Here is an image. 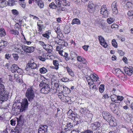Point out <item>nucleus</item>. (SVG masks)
I'll list each match as a JSON object with an SVG mask.
<instances>
[{
	"mask_svg": "<svg viewBox=\"0 0 133 133\" xmlns=\"http://www.w3.org/2000/svg\"><path fill=\"white\" fill-rule=\"evenodd\" d=\"M9 94L8 92L5 89L4 85L1 83L0 80V103L8 99Z\"/></svg>",
	"mask_w": 133,
	"mask_h": 133,
	"instance_id": "nucleus-1",
	"label": "nucleus"
},
{
	"mask_svg": "<svg viewBox=\"0 0 133 133\" xmlns=\"http://www.w3.org/2000/svg\"><path fill=\"white\" fill-rule=\"evenodd\" d=\"M26 97L29 102L32 101L35 96L34 91L32 87L28 88L25 93Z\"/></svg>",
	"mask_w": 133,
	"mask_h": 133,
	"instance_id": "nucleus-2",
	"label": "nucleus"
},
{
	"mask_svg": "<svg viewBox=\"0 0 133 133\" xmlns=\"http://www.w3.org/2000/svg\"><path fill=\"white\" fill-rule=\"evenodd\" d=\"M28 103L27 99L24 98L23 99L22 102L20 106H18L17 108L20 109L19 111L21 112L25 111V110L28 108Z\"/></svg>",
	"mask_w": 133,
	"mask_h": 133,
	"instance_id": "nucleus-3",
	"label": "nucleus"
},
{
	"mask_svg": "<svg viewBox=\"0 0 133 133\" xmlns=\"http://www.w3.org/2000/svg\"><path fill=\"white\" fill-rule=\"evenodd\" d=\"M100 13L103 15L105 17L108 16L109 15L108 11L105 5H104L102 6L101 9Z\"/></svg>",
	"mask_w": 133,
	"mask_h": 133,
	"instance_id": "nucleus-4",
	"label": "nucleus"
},
{
	"mask_svg": "<svg viewBox=\"0 0 133 133\" xmlns=\"http://www.w3.org/2000/svg\"><path fill=\"white\" fill-rule=\"evenodd\" d=\"M98 39L99 42V43L101 45L105 48L107 47L108 45L103 36H98Z\"/></svg>",
	"mask_w": 133,
	"mask_h": 133,
	"instance_id": "nucleus-5",
	"label": "nucleus"
},
{
	"mask_svg": "<svg viewBox=\"0 0 133 133\" xmlns=\"http://www.w3.org/2000/svg\"><path fill=\"white\" fill-rule=\"evenodd\" d=\"M11 71L12 72H17L19 73H21L20 72L22 71L21 69H20L17 65L15 64L12 65L11 68Z\"/></svg>",
	"mask_w": 133,
	"mask_h": 133,
	"instance_id": "nucleus-6",
	"label": "nucleus"
},
{
	"mask_svg": "<svg viewBox=\"0 0 133 133\" xmlns=\"http://www.w3.org/2000/svg\"><path fill=\"white\" fill-rule=\"evenodd\" d=\"M22 48L24 52L27 53H31L33 52L34 50V48L33 46L29 47L23 45Z\"/></svg>",
	"mask_w": 133,
	"mask_h": 133,
	"instance_id": "nucleus-7",
	"label": "nucleus"
},
{
	"mask_svg": "<svg viewBox=\"0 0 133 133\" xmlns=\"http://www.w3.org/2000/svg\"><path fill=\"white\" fill-rule=\"evenodd\" d=\"M48 128L45 125H41L38 129V133H47Z\"/></svg>",
	"mask_w": 133,
	"mask_h": 133,
	"instance_id": "nucleus-8",
	"label": "nucleus"
},
{
	"mask_svg": "<svg viewBox=\"0 0 133 133\" xmlns=\"http://www.w3.org/2000/svg\"><path fill=\"white\" fill-rule=\"evenodd\" d=\"M50 90L49 85L47 84L45 86L42 88L41 90V92L44 94L48 93Z\"/></svg>",
	"mask_w": 133,
	"mask_h": 133,
	"instance_id": "nucleus-9",
	"label": "nucleus"
},
{
	"mask_svg": "<svg viewBox=\"0 0 133 133\" xmlns=\"http://www.w3.org/2000/svg\"><path fill=\"white\" fill-rule=\"evenodd\" d=\"M25 70L27 71V73L30 75L36 72L35 71L33 70V69L30 66L29 64V65H28L26 66Z\"/></svg>",
	"mask_w": 133,
	"mask_h": 133,
	"instance_id": "nucleus-10",
	"label": "nucleus"
},
{
	"mask_svg": "<svg viewBox=\"0 0 133 133\" xmlns=\"http://www.w3.org/2000/svg\"><path fill=\"white\" fill-rule=\"evenodd\" d=\"M58 82L56 80L52 79L51 80V85L52 87L54 88V89H56L57 90V88L59 87V85L58 84Z\"/></svg>",
	"mask_w": 133,
	"mask_h": 133,
	"instance_id": "nucleus-11",
	"label": "nucleus"
},
{
	"mask_svg": "<svg viewBox=\"0 0 133 133\" xmlns=\"http://www.w3.org/2000/svg\"><path fill=\"white\" fill-rule=\"evenodd\" d=\"M102 115L106 121L108 120L109 118H110L111 115L109 112L104 111L102 112Z\"/></svg>",
	"mask_w": 133,
	"mask_h": 133,
	"instance_id": "nucleus-12",
	"label": "nucleus"
},
{
	"mask_svg": "<svg viewBox=\"0 0 133 133\" xmlns=\"http://www.w3.org/2000/svg\"><path fill=\"white\" fill-rule=\"evenodd\" d=\"M124 70L125 73L129 76H131L132 74V71L129 68L127 67L124 68Z\"/></svg>",
	"mask_w": 133,
	"mask_h": 133,
	"instance_id": "nucleus-13",
	"label": "nucleus"
},
{
	"mask_svg": "<svg viewBox=\"0 0 133 133\" xmlns=\"http://www.w3.org/2000/svg\"><path fill=\"white\" fill-rule=\"evenodd\" d=\"M109 118L108 120L107 121L109 123L110 125L111 126H114L115 123V120L114 117L112 116Z\"/></svg>",
	"mask_w": 133,
	"mask_h": 133,
	"instance_id": "nucleus-14",
	"label": "nucleus"
},
{
	"mask_svg": "<svg viewBox=\"0 0 133 133\" xmlns=\"http://www.w3.org/2000/svg\"><path fill=\"white\" fill-rule=\"evenodd\" d=\"M29 65H30V66H31V68H32V69H33V70L35 71L36 72H37L38 70V67H37V65L36 63L34 62L30 63Z\"/></svg>",
	"mask_w": 133,
	"mask_h": 133,
	"instance_id": "nucleus-15",
	"label": "nucleus"
},
{
	"mask_svg": "<svg viewBox=\"0 0 133 133\" xmlns=\"http://www.w3.org/2000/svg\"><path fill=\"white\" fill-rule=\"evenodd\" d=\"M91 79L94 81H97L98 79L97 75L95 74H91L90 75Z\"/></svg>",
	"mask_w": 133,
	"mask_h": 133,
	"instance_id": "nucleus-16",
	"label": "nucleus"
},
{
	"mask_svg": "<svg viewBox=\"0 0 133 133\" xmlns=\"http://www.w3.org/2000/svg\"><path fill=\"white\" fill-rule=\"evenodd\" d=\"M35 1L39 8H44V3L41 0H36Z\"/></svg>",
	"mask_w": 133,
	"mask_h": 133,
	"instance_id": "nucleus-17",
	"label": "nucleus"
},
{
	"mask_svg": "<svg viewBox=\"0 0 133 133\" xmlns=\"http://www.w3.org/2000/svg\"><path fill=\"white\" fill-rule=\"evenodd\" d=\"M110 97L111 100L113 102L115 103H118V100H117V96L114 94L111 96Z\"/></svg>",
	"mask_w": 133,
	"mask_h": 133,
	"instance_id": "nucleus-18",
	"label": "nucleus"
},
{
	"mask_svg": "<svg viewBox=\"0 0 133 133\" xmlns=\"http://www.w3.org/2000/svg\"><path fill=\"white\" fill-rule=\"evenodd\" d=\"M81 22L77 18H75L73 19L72 22L71 24L72 25L77 24L78 25L80 24Z\"/></svg>",
	"mask_w": 133,
	"mask_h": 133,
	"instance_id": "nucleus-19",
	"label": "nucleus"
},
{
	"mask_svg": "<svg viewBox=\"0 0 133 133\" xmlns=\"http://www.w3.org/2000/svg\"><path fill=\"white\" fill-rule=\"evenodd\" d=\"M56 3V4L59 7H60V5L62 4V2H63L65 3H66V0H55Z\"/></svg>",
	"mask_w": 133,
	"mask_h": 133,
	"instance_id": "nucleus-20",
	"label": "nucleus"
},
{
	"mask_svg": "<svg viewBox=\"0 0 133 133\" xmlns=\"http://www.w3.org/2000/svg\"><path fill=\"white\" fill-rule=\"evenodd\" d=\"M77 59L78 61L81 62L84 64H86L85 59L81 56H78L77 57Z\"/></svg>",
	"mask_w": 133,
	"mask_h": 133,
	"instance_id": "nucleus-21",
	"label": "nucleus"
},
{
	"mask_svg": "<svg viewBox=\"0 0 133 133\" xmlns=\"http://www.w3.org/2000/svg\"><path fill=\"white\" fill-rule=\"evenodd\" d=\"M66 68L69 75L72 77H74L75 75L74 74L72 70L68 67H67Z\"/></svg>",
	"mask_w": 133,
	"mask_h": 133,
	"instance_id": "nucleus-22",
	"label": "nucleus"
},
{
	"mask_svg": "<svg viewBox=\"0 0 133 133\" xmlns=\"http://www.w3.org/2000/svg\"><path fill=\"white\" fill-rule=\"evenodd\" d=\"M14 77L16 79L17 82L19 83H22V80L18 77L17 74H15Z\"/></svg>",
	"mask_w": 133,
	"mask_h": 133,
	"instance_id": "nucleus-23",
	"label": "nucleus"
},
{
	"mask_svg": "<svg viewBox=\"0 0 133 133\" xmlns=\"http://www.w3.org/2000/svg\"><path fill=\"white\" fill-rule=\"evenodd\" d=\"M8 44V42L6 41L2 40L0 42V47L3 46H6Z\"/></svg>",
	"mask_w": 133,
	"mask_h": 133,
	"instance_id": "nucleus-24",
	"label": "nucleus"
},
{
	"mask_svg": "<svg viewBox=\"0 0 133 133\" xmlns=\"http://www.w3.org/2000/svg\"><path fill=\"white\" fill-rule=\"evenodd\" d=\"M53 63L54 65L55 66V69L57 70L58 69V66L59 65L58 61L54 60L53 61Z\"/></svg>",
	"mask_w": 133,
	"mask_h": 133,
	"instance_id": "nucleus-25",
	"label": "nucleus"
},
{
	"mask_svg": "<svg viewBox=\"0 0 133 133\" xmlns=\"http://www.w3.org/2000/svg\"><path fill=\"white\" fill-rule=\"evenodd\" d=\"M94 5L92 3H89L88 4V10L90 11V10H93L94 9Z\"/></svg>",
	"mask_w": 133,
	"mask_h": 133,
	"instance_id": "nucleus-26",
	"label": "nucleus"
},
{
	"mask_svg": "<svg viewBox=\"0 0 133 133\" xmlns=\"http://www.w3.org/2000/svg\"><path fill=\"white\" fill-rule=\"evenodd\" d=\"M114 18H113L111 17L108 18L107 19V21L108 23L109 24L112 23L114 22Z\"/></svg>",
	"mask_w": 133,
	"mask_h": 133,
	"instance_id": "nucleus-27",
	"label": "nucleus"
},
{
	"mask_svg": "<svg viewBox=\"0 0 133 133\" xmlns=\"http://www.w3.org/2000/svg\"><path fill=\"white\" fill-rule=\"evenodd\" d=\"M65 42L63 40L61 39H59L57 42V43L59 45H62V46L65 45Z\"/></svg>",
	"mask_w": 133,
	"mask_h": 133,
	"instance_id": "nucleus-28",
	"label": "nucleus"
},
{
	"mask_svg": "<svg viewBox=\"0 0 133 133\" xmlns=\"http://www.w3.org/2000/svg\"><path fill=\"white\" fill-rule=\"evenodd\" d=\"M6 2L4 0H0V7H4L6 5Z\"/></svg>",
	"mask_w": 133,
	"mask_h": 133,
	"instance_id": "nucleus-29",
	"label": "nucleus"
},
{
	"mask_svg": "<svg viewBox=\"0 0 133 133\" xmlns=\"http://www.w3.org/2000/svg\"><path fill=\"white\" fill-rule=\"evenodd\" d=\"M39 71L41 73L44 74L47 72V70L46 68L43 67L40 69Z\"/></svg>",
	"mask_w": 133,
	"mask_h": 133,
	"instance_id": "nucleus-30",
	"label": "nucleus"
},
{
	"mask_svg": "<svg viewBox=\"0 0 133 133\" xmlns=\"http://www.w3.org/2000/svg\"><path fill=\"white\" fill-rule=\"evenodd\" d=\"M6 35V33L4 29L3 28H1L0 29V36L2 37Z\"/></svg>",
	"mask_w": 133,
	"mask_h": 133,
	"instance_id": "nucleus-31",
	"label": "nucleus"
},
{
	"mask_svg": "<svg viewBox=\"0 0 133 133\" xmlns=\"http://www.w3.org/2000/svg\"><path fill=\"white\" fill-rule=\"evenodd\" d=\"M8 3L10 6H13L15 5V2L14 0H9Z\"/></svg>",
	"mask_w": 133,
	"mask_h": 133,
	"instance_id": "nucleus-32",
	"label": "nucleus"
},
{
	"mask_svg": "<svg viewBox=\"0 0 133 133\" xmlns=\"http://www.w3.org/2000/svg\"><path fill=\"white\" fill-rule=\"evenodd\" d=\"M63 96V102H68L70 99V97L68 96Z\"/></svg>",
	"mask_w": 133,
	"mask_h": 133,
	"instance_id": "nucleus-33",
	"label": "nucleus"
},
{
	"mask_svg": "<svg viewBox=\"0 0 133 133\" xmlns=\"http://www.w3.org/2000/svg\"><path fill=\"white\" fill-rule=\"evenodd\" d=\"M104 85L103 84L101 85L99 88V92L102 93L103 92L104 90Z\"/></svg>",
	"mask_w": 133,
	"mask_h": 133,
	"instance_id": "nucleus-34",
	"label": "nucleus"
},
{
	"mask_svg": "<svg viewBox=\"0 0 133 133\" xmlns=\"http://www.w3.org/2000/svg\"><path fill=\"white\" fill-rule=\"evenodd\" d=\"M49 6L50 8L53 9L56 8L57 7V6L53 2H52L49 5Z\"/></svg>",
	"mask_w": 133,
	"mask_h": 133,
	"instance_id": "nucleus-35",
	"label": "nucleus"
},
{
	"mask_svg": "<svg viewBox=\"0 0 133 133\" xmlns=\"http://www.w3.org/2000/svg\"><path fill=\"white\" fill-rule=\"evenodd\" d=\"M112 45L115 47L116 48L117 47V43L116 42V40L114 39H113L112 41Z\"/></svg>",
	"mask_w": 133,
	"mask_h": 133,
	"instance_id": "nucleus-36",
	"label": "nucleus"
},
{
	"mask_svg": "<svg viewBox=\"0 0 133 133\" xmlns=\"http://www.w3.org/2000/svg\"><path fill=\"white\" fill-rule=\"evenodd\" d=\"M10 32L11 34L15 35H18L19 33L18 32L17 30H11L10 31Z\"/></svg>",
	"mask_w": 133,
	"mask_h": 133,
	"instance_id": "nucleus-37",
	"label": "nucleus"
},
{
	"mask_svg": "<svg viewBox=\"0 0 133 133\" xmlns=\"http://www.w3.org/2000/svg\"><path fill=\"white\" fill-rule=\"evenodd\" d=\"M116 2L115 1L112 3L111 5L112 10L115 9H117V7L116 6Z\"/></svg>",
	"mask_w": 133,
	"mask_h": 133,
	"instance_id": "nucleus-38",
	"label": "nucleus"
},
{
	"mask_svg": "<svg viewBox=\"0 0 133 133\" xmlns=\"http://www.w3.org/2000/svg\"><path fill=\"white\" fill-rule=\"evenodd\" d=\"M65 87V86L63 85H59V87L57 88V90L62 92L64 90V88Z\"/></svg>",
	"mask_w": 133,
	"mask_h": 133,
	"instance_id": "nucleus-39",
	"label": "nucleus"
},
{
	"mask_svg": "<svg viewBox=\"0 0 133 133\" xmlns=\"http://www.w3.org/2000/svg\"><path fill=\"white\" fill-rule=\"evenodd\" d=\"M63 92H65L66 93H69L70 92V89L66 87L65 86L64 88V90Z\"/></svg>",
	"mask_w": 133,
	"mask_h": 133,
	"instance_id": "nucleus-40",
	"label": "nucleus"
},
{
	"mask_svg": "<svg viewBox=\"0 0 133 133\" xmlns=\"http://www.w3.org/2000/svg\"><path fill=\"white\" fill-rule=\"evenodd\" d=\"M14 59L17 61L18 58V56L17 54H13L12 55Z\"/></svg>",
	"mask_w": 133,
	"mask_h": 133,
	"instance_id": "nucleus-41",
	"label": "nucleus"
},
{
	"mask_svg": "<svg viewBox=\"0 0 133 133\" xmlns=\"http://www.w3.org/2000/svg\"><path fill=\"white\" fill-rule=\"evenodd\" d=\"M70 55L72 57L75 58L77 56V54L74 51L71 52Z\"/></svg>",
	"mask_w": 133,
	"mask_h": 133,
	"instance_id": "nucleus-42",
	"label": "nucleus"
},
{
	"mask_svg": "<svg viewBox=\"0 0 133 133\" xmlns=\"http://www.w3.org/2000/svg\"><path fill=\"white\" fill-rule=\"evenodd\" d=\"M63 56L65 57V60L67 61L70 59V58L68 56V55L67 53L65 52V54Z\"/></svg>",
	"mask_w": 133,
	"mask_h": 133,
	"instance_id": "nucleus-43",
	"label": "nucleus"
},
{
	"mask_svg": "<svg viewBox=\"0 0 133 133\" xmlns=\"http://www.w3.org/2000/svg\"><path fill=\"white\" fill-rule=\"evenodd\" d=\"M112 11L113 13V16H114L117 14L118 12L117 9H116L112 10Z\"/></svg>",
	"mask_w": 133,
	"mask_h": 133,
	"instance_id": "nucleus-44",
	"label": "nucleus"
},
{
	"mask_svg": "<svg viewBox=\"0 0 133 133\" xmlns=\"http://www.w3.org/2000/svg\"><path fill=\"white\" fill-rule=\"evenodd\" d=\"M37 25L38 27V30L40 31H41L42 30V28L43 26V25L38 24L37 23Z\"/></svg>",
	"mask_w": 133,
	"mask_h": 133,
	"instance_id": "nucleus-45",
	"label": "nucleus"
},
{
	"mask_svg": "<svg viewBox=\"0 0 133 133\" xmlns=\"http://www.w3.org/2000/svg\"><path fill=\"white\" fill-rule=\"evenodd\" d=\"M11 11L12 13L14 15H17L18 14V12L16 9L12 10Z\"/></svg>",
	"mask_w": 133,
	"mask_h": 133,
	"instance_id": "nucleus-46",
	"label": "nucleus"
},
{
	"mask_svg": "<svg viewBox=\"0 0 133 133\" xmlns=\"http://www.w3.org/2000/svg\"><path fill=\"white\" fill-rule=\"evenodd\" d=\"M101 28L102 29L106 32H107V31L106 30V27L105 25V24L104 23H102L101 24Z\"/></svg>",
	"mask_w": 133,
	"mask_h": 133,
	"instance_id": "nucleus-47",
	"label": "nucleus"
},
{
	"mask_svg": "<svg viewBox=\"0 0 133 133\" xmlns=\"http://www.w3.org/2000/svg\"><path fill=\"white\" fill-rule=\"evenodd\" d=\"M117 100H118V101H122L124 98L123 96H117Z\"/></svg>",
	"mask_w": 133,
	"mask_h": 133,
	"instance_id": "nucleus-48",
	"label": "nucleus"
},
{
	"mask_svg": "<svg viewBox=\"0 0 133 133\" xmlns=\"http://www.w3.org/2000/svg\"><path fill=\"white\" fill-rule=\"evenodd\" d=\"M57 43V41H51L50 42V45L51 46H55Z\"/></svg>",
	"mask_w": 133,
	"mask_h": 133,
	"instance_id": "nucleus-49",
	"label": "nucleus"
},
{
	"mask_svg": "<svg viewBox=\"0 0 133 133\" xmlns=\"http://www.w3.org/2000/svg\"><path fill=\"white\" fill-rule=\"evenodd\" d=\"M94 125L97 128H99L101 126L100 123L98 122H95Z\"/></svg>",
	"mask_w": 133,
	"mask_h": 133,
	"instance_id": "nucleus-50",
	"label": "nucleus"
},
{
	"mask_svg": "<svg viewBox=\"0 0 133 133\" xmlns=\"http://www.w3.org/2000/svg\"><path fill=\"white\" fill-rule=\"evenodd\" d=\"M11 133H19V130L17 128H16L13 131L11 132Z\"/></svg>",
	"mask_w": 133,
	"mask_h": 133,
	"instance_id": "nucleus-51",
	"label": "nucleus"
},
{
	"mask_svg": "<svg viewBox=\"0 0 133 133\" xmlns=\"http://www.w3.org/2000/svg\"><path fill=\"white\" fill-rule=\"evenodd\" d=\"M116 106L115 104H111L110 105L111 109L112 111L115 110V107Z\"/></svg>",
	"mask_w": 133,
	"mask_h": 133,
	"instance_id": "nucleus-52",
	"label": "nucleus"
},
{
	"mask_svg": "<svg viewBox=\"0 0 133 133\" xmlns=\"http://www.w3.org/2000/svg\"><path fill=\"white\" fill-rule=\"evenodd\" d=\"M128 15L129 16H132L133 18V11L131 10L129 11L128 12Z\"/></svg>",
	"mask_w": 133,
	"mask_h": 133,
	"instance_id": "nucleus-53",
	"label": "nucleus"
},
{
	"mask_svg": "<svg viewBox=\"0 0 133 133\" xmlns=\"http://www.w3.org/2000/svg\"><path fill=\"white\" fill-rule=\"evenodd\" d=\"M11 56V55L10 54H6L5 55V58L8 60L10 58Z\"/></svg>",
	"mask_w": 133,
	"mask_h": 133,
	"instance_id": "nucleus-54",
	"label": "nucleus"
},
{
	"mask_svg": "<svg viewBox=\"0 0 133 133\" xmlns=\"http://www.w3.org/2000/svg\"><path fill=\"white\" fill-rule=\"evenodd\" d=\"M47 84L45 83L43 81L41 82L39 84V86L40 87H44V86H45Z\"/></svg>",
	"mask_w": 133,
	"mask_h": 133,
	"instance_id": "nucleus-55",
	"label": "nucleus"
},
{
	"mask_svg": "<svg viewBox=\"0 0 133 133\" xmlns=\"http://www.w3.org/2000/svg\"><path fill=\"white\" fill-rule=\"evenodd\" d=\"M38 58L40 60L42 61H44L46 60V59L44 57L41 56H39L38 57Z\"/></svg>",
	"mask_w": 133,
	"mask_h": 133,
	"instance_id": "nucleus-56",
	"label": "nucleus"
},
{
	"mask_svg": "<svg viewBox=\"0 0 133 133\" xmlns=\"http://www.w3.org/2000/svg\"><path fill=\"white\" fill-rule=\"evenodd\" d=\"M70 110H69V111L68 112V115H69H69L71 116V117H75L76 116V115L74 113H70L71 112V111Z\"/></svg>",
	"mask_w": 133,
	"mask_h": 133,
	"instance_id": "nucleus-57",
	"label": "nucleus"
},
{
	"mask_svg": "<svg viewBox=\"0 0 133 133\" xmlns=\"http://www.w3.org/2000/svg\"><path fill=\"white\" fill-rule=\"evenodd\" d=\"M48 34L46 33L45 34H43V36L44 37H46L48 39L49 37V34H50V33L48 32Z\"/></svg>",
	"mask_w": 133,
	"mask_h": 133,
	"instance_id": "nucleus-58",
	"label": "nucleus"
},
{
	"mask_svg": "<svg viewBox=\"0 0 133 133\" xmlns=\"http://www.w3.org/2000/svg\"><path fill=\"white\" fill-rule=\"evenodd\" d=\"M94 81L91 79L90 81H88V84L90 86L91 85L94 84Z\"/></svg>",
	"mask_w": 133,
	"mask_h": 133,
	"instance_id": "nucleus-59",
	"label": "nucleus"
},
{
	"mask_svg": "<svg viewBox=\"0 0 133 133\" xmlns=\"http://www.w3.org/2000/svg\"><path fill=\"white\" fill-rule=\"evenodd\" d=\"M49 45H46L45 44L43 45V46L44 49L47 51L49 49L47 47H48Z\"/></svg>",
	"mask_w": 133,
	"mask_h": 133,
	"instance_id": "nucleus-60",
	"label": "nucleus"
},
{
	"mask_svg": "<svg viewBox=\"0 0 133 133\" xmlns=\"http://www.w3.org/2000/svg\"><path fill=\"white\" fill-rule=\"evenodd\" d=\"M69 80V79L67 78H63L62 79V80L64 82H67Z\"/></svg>",
	"mask_w": 133,
	"mask_h": 133,
	"instance_id": "nucleus-61",
	"label": "nucleus"
},
{
	"mask_svg": "<svg viewBox=\"0 0 133 133\" xmlns=\"http://www.w3.org/2000/svg\"><path fill=\"white\" fill-rule=\"evenodd\" d=\"M89 47V46L88 45H85L83 46V48L85 51H87L88 50V48Z\"/></svg>",
	"mask_w": 133,
	"mask_h": 133,
	"instance_id": "nucleus-62",
	"label": "nucleus"
},
{
	"mask_svg": "<svg viewBox=\"0 0 133 133\" xmlns=\"http://www.w3.org/2000/svg\"><path fill=\"white\" fill-rule=\"evenodd\" d=\"M81 133H93L92 131L90 130H86L84 132H81Z\"/></svg>",
	"mask_w": 133,
	"mask_h": 133,
	"instance_id": "nucleus-63",
	"label": "nucleus"
},
{
	"mask_svg": "<svg viewBox=\"0 0 133 133\" xmlns=\"http://www.w3.org/2000/svg\"><path fill=\"white\" fill-rule=\"evenodd\" d=\"M118 52L119 54L121 56H123L124 55V52L122 50H118Z\"/></svg>",
	"mask_w": 133,
	"mask_h": 133,
	"instance_id": "nucleus-64",
	"label": "nucleus"
}]
</instances>
